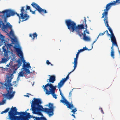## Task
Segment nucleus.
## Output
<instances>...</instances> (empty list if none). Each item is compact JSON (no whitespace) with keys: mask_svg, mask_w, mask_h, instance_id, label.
Returning a JSON list of instances; mask_svg holds the SVG:
<instances>
[{"mask_svg":"<svg viewBox=\"0 0 120 120\" xmlns=\"http://www.w3.org/2000/svg\"><path fill=\"white\" fill-rule=\"evenodd\" d=\"M24 74L23 72L22 71H20L18 75V77H23Z\"/></svg>","mask_w":120,"mask_h":120,"instance_id":"nucleus-29","label":"nucleus"},{"mask_svg":"<svg viewBox=\"0 0 120 120\" xmlns=\"http://www.w3.org/2000/svg\"><path fill=\"white\" fill-rule=\"evenodd\" d=\"M40 120H47L46 119L45 117H40Z\"/></svg>","mask_w":120,"mask_h":120,"instance_id":"nucleus-38","label":"nucleus"},{"mask_svg":"<svg viewBox=\"0 0 120 120\" xmlns=\"http://www.w3.org/2000/svg\"><path fill=\"white\" fill-rule=\"evenodd\" d=\"M108 14V13L107 12H104L102 14V18H103L104 17V21L105 25L107 27L108 30L111 34L110 36L111 42L112 43H113V44H116V40L112 30L109 25L108 17L107 16Z\"/></svg>","mask_w":120,"mask_h":120,"instance_id":"nucleus-3","label":"nucleus"},{"mask_svg":"<svg viewBox=\"0 0 120 120\" xmlns=\"http://www.w3.org/2000/svg\"><path fill=\"white\" fill-rule=\"evenodd\" d=\"M12 46V45L10 44H8L6 45V47L8 50L10 49Z\"/></svg>","mask_w":120,"mask_h":120,"instance_id":"nucleus-30","label":"nucleus"},{"mask_svg":"<svg viewBox=\"0 0 120 120\" xmlns=\"http://www.w3.org/2000/svg\"><path fill=\"white\" fill-rule=\"evenodd\" d=\"M32 119H30V120H40V117H34Z\"/></svg>","mask_w":120,"mask_h":120,"instance_id":"nucleus-32","label":"nucleus"},{"mask_svg":"<svg viewBox=\"0 0 120 120\" xmlns=\"http://www.w3.org/2000/svg\"><path fill=\"white\" fill-rule=\"evenodd\" d=\"M105 34V32H103V33H100L99 35H98V36L97 37V39L96 40L94 41L93 43H92V44L93 45L94 43L96 41H97L98 38L99 36H102Z\"/></svg>","mask_w":120,"mask_h":120,"instance_id":"nucleus-27","label":"nucleus"},{"mask_svg":"<svg viewBox=\"0 0 120 120\" xmlns=\"http://www.w3.org/2000/svg\"><path fill=\"white\" fill-rule=\"evenodd\" d=\"M50 65L51 66H53V65L52 64H51L50 63Z\"/></svg>","mask_w":120,"mask_h":120,"instance_id":"nucleus-52","label":"nucleus"},{"mask_svg":"<svg viewBox=\"0 0 120 120\" xmlns=\"http://www.w3.org/2000/svg\"><path fill=\"white\" fill-rule=\"evenodd\" d=\"M0 13H3L4 14L3 15L6 17H8L11 16H13L16 14L19 17V19L21 18L19 14L15 12L14 10L11 9H7L2 12L0 11Z\"/></svg>","mask_w":120,"mask_h":120,"instance_id":"nucleus-9","label":"nucleus"},{"mask_svg":"<svg viewBox=\"0 0 120 120\" xmlns=\"http://www.w3.org/2000/svg\"><path fill=\"white\" fill-rule=\"evenodd\" d=\"M1 63V61L0 62V64ZM1 67H0V68H1Z\"/></svg>","mask_w":120,"mask_h":120,"instance_id":"nucleus-58","label":"nucleus"},{"mask_svg":"<svg viewBox=\"0 0 120 120\" xmlns=\"http://www.w3.org/2000/svg\"><path fill=\"white\" fill-rule=\"evenodd\" d=\"M37 35L36 32L34 33L33 34H31L29 35L30 37H31L33 40L35 38L37 39Z\"/></svg>","mask_w":120,"mask_h":120,"instance_id":"nucleus-21","label":"nucleus"},{"mask_svg":"<svg viewBox=\"0 0 120 120\" xmlns=\"http://www.w3.org/2000/svg\"><path fill=\"white\" fill-rule=\"evenodd\" d=\"M56 86H53L51 83H48L45 85H43L42 87L46 94L48 95L50 94H52L53 97L56 99L57 98L55 94L56 89Z\"/></svg>","mask_w":120,"mask_h":120,"instance_id":"nucleus-5","label":"nucleus"},{"mask_svg":"<svg viewBox=\"0 0 120 120\" xmlns=\"http://www.w3.org/2000/svg\"><path fill=\"white\" fill-rule=\"evenodd\" d=\"M0 105H2V104L1 102L0 103Z\"/></svg>","mask_w":120,"mask_h":120,"instance_id":"nucleus-55","label":"nucleus"},{"mask_svg":"<svg viewBox=\"0 0 120 120\" xmlns=\"http://www.w3.org/2000/svg\"><path fill=\"white\" fill-rule=\"evenodd\" d=\"M26 10H29L30 11V10H31L30 9V6H28L27 5H26Z\"/></svg>","mask_w":120,"mask_h":120,"instance_id":"nucleus-36","label":"nucleus"},{"mask_svg":"<svg viewBox=\"0 0 120 120\" xmlns=\"http://www.w3.org/2000/svg\"><path fill=\"white\" fill-rule=\"evenodd\" d=\"M2 27L3 29H6L7 28V24L5 25L2 21H1V23H0V27Z\"/></svg>","mask_w":120,"mask_h":120,"instance_id":"nucleus-22","label":"nucleus"},{"mask_svg":"<svg viewBox=\"0 0 120 120\" xmlns=\"http://www.w3.org/2000/svg\"><path fill=\"white\" fill-rule=\"evenodd\" d=\"M84 20L86 19V18L85 17H84Z\"/></svg>","mask_w":120,"mask_h":120,"instance_id":"nucleus-54","label":"nucleus"},{"mask_svg":"<svg viewBox=\"0 0 120 120\" xmlns=\"http://www.w3.org/2000/svg\"><path fill=\"white\" fill-rule=\"evenodd\" d=\"M46 64L48 65H49L50 64V62L48 60H47L46 61Z\"/></svg>","mask_w":120,"mask_h":120,"instance_id":"nucleus-41","label":"nucleus"},{"mask_svg":"<svg viewBox=\"0 0 120 120\" xmlns=\"http://www.w3.org/2000/svg\"><path fill=\"white\" fill-rule=\"evenodd\" d=\"M33 99L34 101H32L31 107L34 114H38L43 116V115L40 112L42 111L48 114L49 116H52L53 114L54 109L55 107L53 106V104L50 103H49L48 105H45L48 106L49 108H43L42 106L41 105L42 102L40 99L34 98Z\"/></svg>","mask_w":120,"mask_h":120,"instance_id":"nucleus-1","label":"nucleus"},{"mask_svg":"<svg viewBox=\"0 0 120 120\" xmlns=\"http://www.w3.org/2000/svg\"><path fill=\"white\" fill-rule=\"evenodd\" d=\"M1 21L0 20V23H1Z\"/></svg>","mask_w":120,"mask_h":120,"instance_id":"nucleus-57","label":"nucleus"},{"mask_svg":"<svg viewBox=\"0 0 120 120\" xmlns=\"http://www.w3.org/2000/svg\"><path fill=\"white\" fill-rule=\"evenodd\" d=\"M30 12H31L33 14H35V11H32L31 10H30Z\"/></svg>","mask_w":120,"mask_h":120,"instance_id":"nucleus-42","label":"nucleus"},{"mask_svg":"<svg viewBox=\"0 0 120 120\" xmlns=\"http://www.w3.org/2000/svg\"><path fill=\"white\" fill-rule=\"evenodd\" d=\"M3 49V52H4V56L5 57H8V51H7L5 48V46H3L2 48Z\"/></svg>","mask_w":120,"mask_h":120,"instance_id":"nucleus-20","label":"nucleus"},{"mask_svg":"<svg viewBox=\"0 0 120 120\" xmlns=\"http://www.w3.org/2000/svg\"><path fill=\"white\" fill-rule=\"evenodd\" d=\"M92 45L93 46V45ZM92 47H93V46H92V47L91 48V49H88L86 47H83V48L82 49L83 50V51L85 50H91V49H92Z\"/></svg>","mask_w":120,"mask_h":120,"instance_id":"nucleus-35","label":"nucleus"},{"mask_svg":"<svg viewBox=\"0 0 120 120\" xmlns=\"http://www.w3.org/2000/svg\"><path fill=\"white\" fill-rule=\"evenodd\" d=\"M17 62L18 64H14L13 66H11V65L8 66V67H9V66H10V68H8V70L9 71V72L11 74V76L13 75L15 73L16 70L20 67L22 64L21 60L20 59H19Z\"/></svg>","mask_w":120,"mask_h":120,"instance_id":"nucleus-8","label":"nucleus"},{"mask_svg":"<svg viewBox=\"0 0 120 120\" xmlns=\"http://www.w3.org/2000/svg\"><path fill=\"white\" fill-rule=\"evenodd\" d=\"M7 28H9L11 29L12 28V26L9 23L8 24H7Z\"/></svg>","mask_w":120,"mask_h":120,"instance_id":"nucleus-33","label":"nucleus"},{"mask_svg":"<svg viewBox=\"0 0 120 120\" xmlns=\"http://www.w3.org/2000/svg\"><path fill=\"white\" fill-rule=\"evenodd\" d=\"M65 23L68 29L72 32H73L75 31L76 33L80 28L82 27V26H81V24L78 25L76 26V23L70 19L66 20L65 21Z\"/></svg>","mask_w":120,"mask_h":120,"instance_id":"nucleus-6","label":"nucleus"},{"mask_svg":"<svg viewBox=\"0 0 120 120\" xmlns=\"http://www.w3.org/2000/svg\"><path fill=\"white\" fill-rule=\"evenodd\" d=\"M28 110H29V109H27V110H26V111H25L26 112V111H28Z\"/></svg>","mask_w":120,"mask_h":120,"instance_id":"nucleus-56","label":"nucleus"},{"mask_svg":"<svg viewBox=\"0 0 120 120\" xmlns=\"http://www.w3.org/2000/svg\"><path fill=\"white\" fill-rule=\"evenodd\" d=\"M21 114L22 115V119L29 120V119H30L31 117L29 113L24 112H21Z\"/></svg>","mask_w":120,"mask_h":120,"instance_id":"nucleus-15","label":"nucleus"},{"mask_svg":"<svg viewBox=\"0 0 120 120\" xmlns=\"http://www.w3.org/2000/svg\"><path fill=\"white\" fill-rule=\"evenodd\" d=\"M85 26L86 27V30H85L86 31V30H87V25L86 24H86H85Z\"/></svg>","mask_w":120,"mask_h":120,"instance_id":"nucleus-46","label":"nucleus"},{"mask_svg":"<svg viewBox=\"0 0 120 120\" xmlns=\"http://www.w3.org/2000/svg\"><path fill=\"white\" fill-rule=\"evenodd\" d=\"M73 89L71 91H70V92L69 93V97H71V92L72 91Z\"/></svg>","mask_w":120,"mask_h":120,"instance_id":"nucleus-40","label":"nucleus"},{"mask_svg":"<svg viewBox=\"0 0 120 120\" xmlns=\"http://www.w3.org/2000/svg\"><path fill=\"white\" fill-rule=\"evenodd\" d=\"M29 94L30 95V94Z\"/></svg>","mask_w":120,"mask_h":120,"instance_id":"nucleus-59","label":"nucleus"},{"mask_svg":"<svg viewBox=\"0 0 120 120\" xmlns=\"http://www.w3.org/2000/svg\"><path fill=\"white\" fill-rule=\"evenodd\" d=\"M49 76L50 77L49 79L47 80L48 82H50L53 83L56 80L55 77L54 75H49Z\"/></svg>","mask_w":120,"mask_h":120,"instance_id":"nucleus-18","label":"nucleus"},{"mask_svg":"<svg viewBox=\"0 0 120 120\" xmlns=\"http://www.w3.org/2000/svg\"><path fill=\"white\" fill-rule=\"evenodd\" d=\"M74 114H72L71 115V116H73V117H74V118H76V117L75 116Z\"/></svg>","mask_w":120,"mask_h":120,"instance_id":"nucleus-45","label":"nucleus"},{"mask_svg":"<svg viewBox=\"0 0 120 120\" xmlns=\"http://www.w3.org/2000/svg\"><path fill=\"white\" fill-rule=\"evenodd\" d=\"M6 102V100L4 99H3L2 101V102H1V103L2 104V105H3L4 103H5Z\"/></svg>","mask_w":120,"mask_h":120,"instance_id":"nucleus-37","label":"nucleus"},{"mask_svg":"<svg viewBox=\"0 0 120 120\" xmlns=\"http://www.w3.org/2000/svg\"><path fill=\"white\" fill-rule=\"evenodd\" d=\"M12 78L11 76L7 77L4 82V84L3 82H0V89H6V90H7L10 86H12L11 82Z\"/></svg>","mask_w":120,"mask_h":120,"instance_id":"nucleus-7","label":"nucleus"},{"mask_svg":"<svg viewBox=\"0 0 120 120\" xmlns=\"http://www.w3.org/2000/svg\"><path fill=\"white\" fill-rule=\"evenodd\" d=\"M115 45L116 47H118V45L117 43V42H116V44H114L112 43V47L111 48V51L110 52V56H111L113 59L115 58L114 57V49L113 48V46Z\"/></svg>","mask_w":120,"mask_h":120,"instance_id":"nucleus-17","label":"nucleus"},{"mask_svg":"<svg viewBox=\"0 0 120 120\" xmlns=\"http://www.w3.org/2000/svg\"><path fill=\"white\" fill-rule=\"evenodd\" d=\"M117 48H118V52H119V53H120V50H119V48H118V47H117Z\"/></svg>","mask_w":120,"mask_h":120,"instance_id":"nucleus-47","label":"nucleus"},{"mask_svg":"<svg viewBox=\"0 0 120 120\" xmlns=\"http://www.w3.org/2000/svg\"><path fill=\"white\" fill-rule=\"evenodd\" d=\"M17 109L16 107L12 108L9 112L8 116L11 120H21L22 116L21 112L17 111Z\"/></svg>","mask_w":120,"mask_h":120,"instance_id":"nucleus-4","label":"nucleus"},{"mask_svg":"<svg viewBox=\"0 0 120 120\" xmlns=\"http://www.w3.org/2000/svg\"><path fill=\"white\" fill-rule=\"evenodd\" d=\"M10 109L9 108H8L7 109H6L5 110L2 111V112H1V114H3L4 113H6L7 112H8L9 110Z\"/></svg>","mask_w":120,"mask_h":120,"instance_id":"nucleus-31","label":"nucleus"},{"mask_svg":"<svg viewBox=\"0 0 120 120\" xmlns=\"http://www.w3.org/2000/svg\"><path fill=\"white\" fill-rule=\"evenodd\" d=\"M99 109H101V112L103 113V114H104V112H103V110H102V109L101 108H99Z\"/></svg>","mask_w":120,"mask_h":120,"instance_id":"nucleus-43","label":"nucleus"},{"mask_svg":"<svg viewBox=\"0 0 120 120\" xmlns=\"http://www.w3.org/2000/svg\"><path fill=\"white\" fill-rule=\"evenodd\" d=\"M30 68L31 67L30 66V64L29 63H27L26 64H24L23 65L22 68Z\"/></svg>","mask_w":120,"mask_h":120,"instance_id":"nucleus-24","label":"nucleus"},{"mask_svg":"<svg viewBox=\"0 0 120 120\" xmlns=\"http://www.w3.org/2000/svg\"><path fill=\"white\" fill-rule=\"evenodd\" d=\"M83 51V50L82 49H80V50H79L78 52L80 53V52H82Z\"/></svg>","mask_w":120,"mask_h":120,"instance_id":"nucleus-44","label":"nucleus"},{"mask_svg":"<svg viewBox=\"0 0 120 120\" xmlns=\"http://www.w3.org/2000/svg\"><path fill=\"white\" fill-rule=\"evenodd\" d=\"M77 111V110L76 109V108H75L74 109H72L71 111V112H73V114H75V113H75V112Z\"/></svg>","mask_w":120,"mask_h":120,"instance_id":"nucleus-34","label":"nucleus"},{"mask_svg":"<svg viewBox=\"0 0 120 120\" xmlns=\"http://www.w3.org/2000/svg\"><path fill=\"white\" fill-rule=\"evenodd\" d=\"M11 32H12V30H11L10 31V33L11 34Z\"/></svg>","mask_w":120,"mask_h":120,"instance_id":"nucleus-53","label":"nucleus"},{"mask_svg":"<svg viewBox=\"0 0 120 120\" xmlns=\"http://www.w3.org/2000/svg\"><path fill=\"white\" fill-rule=\"evenodd\" d=\"M31 5L41 14H43L47 13L46 10L43 9L35 2H33L31 4Z\"/></svg>","mask_w":120,"mask_h":120,"instance_id":"nucleus-11","label":"nucleus"},{"mask_svg":"<svg viewBox=\"0 0 120 120\" xmlns=\"http://www.w3.org/2000/svg\"><path fill=\"white\" fill-rule=\"evenodd\" d=\"M72 72H70L69 73L68 75L66 77V78H64L60 81V82L58 84L57 86L60 92V94L61 96V97L62 98V100H60V102H62L63 103H64V104L67 106L68 108H69L71 109H72L74 108V106L72 103L71 102L70 103L69 102L67 101L66 99L63 96V94L62 93L60 89V88L64 84L65 82L68 79H69V75Z\"/></svg>","mask_w":120,"mask_h":120,"instance_id":"nucleus-2","label":"nucleus"},{"mask_svg":"<svg viewBox=\"0 0 120 120\" xmlns=\"http://www.w3.org/2000/svg\"><path fill=\"white\" fill-rule=\"evenodd\" d=\"M18 54L17 55L19 56H20L22 61L24 62H25V60H24L23 58V54L22 51L20 50L19 49L17 51Z\"/></svg>","mask_w":120,"mask_h":120,"instance_id":"nucleus-19","label":"nucleus"},{"mask_svg":"<svg viewBox=\"0 0 120 120\" xmlns=\"http://www.w3.org/2000/svg\"><path fill=\"white\" fill-rule=\"evenodd\" d=\"M116 3L120 4V0H116V1H113L108 4L106 6L105 9L104 10V12H107L108 13V11L111 8L112 6H114L116 5Z\"/></svg>","mask_w":120,"mask_h":120,"instance_id":"nucleus-12","label":"nucleus"},{"mask_svg":"<svg viewBox=\"0 0 120 120\" xmlns=\"http://www.w3.org/2000/svg\"><path fill=\"white\" fill-rule=\"evenodd\" d=\"M25 7L23 6L21 7V9L20 10L21 13L20 14L21 18L23 19L22 21H23L27 20L29 18V16L27 14H25L23 15V12L25 11L24 9Z\"/></svg>","mask_w":120,"mask_h":120,"instance_id":"nucleus-13","label":"nucleus"},{"mask_svg":"<svg viewBox=\"0 0 120 120\" xmlns=\"http://www.w3.org/2000/svg\"><path fill=\"white\" fill-rule=\"evenodd\" d=\"M6 58H2V61H1V63H4L6 62L7 61H8L9 60V58H8V57H5Z\"/></svg>","mask_w":120,"mask_h":120,"instance_id":"nucleus-23","label":"nucleus"},{"mask_svg":"<svg viewBox=\"0 0 120 120\" xmlns=\"http://www.w3.org/2000/svg\"><path fill=\"white\" fill-rule=\"evenodd\" d=\"M12 41L14 42H15V40L14 39H12Z\"/></svg>","mask_w":120,"mask_h":120,"instance_id":"nucleus-48","label":"nucleus"},{"mask_svg":"<svg viewBox=\"0 0 120 120\" xmlns=\"http://www.w3.org/2000/svg\"><path fill=\"white\" fill-rule=\"evenodd\" d=\"M79 53L78 52H77V54H76V57L74 59V64L73 66L74 68L73 70L71 71V72H73L75 70L77 66V60Z\"/></svg>","mask_w":120,"mask_h":120,"instance_id":"nucleus-16","label":"nucleus"},{"mask_svg":"<svg viewBox=\"0 0 120 120\" xmlns=\"http://www.w3.org/2000/svg\"><path fill=\"white\" fill-rule=\"evenodd\" d=\"M25 96H27L28 97H29V96L28 95H25Z\"/></svg>","mask_w":120,"mask_h":120,"instance_id":"nucleus-51","label":"nucleus"},{"mask_svg":"<svg viewBox=\"0 0 120 120\" xmlns=\"http://www.w3.org/2000/svg\"><path fill=\"white\" fill-rule=\"evenodd\" d=\"M104 32H105V33L106 32L107 33V35L108 36H110V35L108 33V31L107 30H106Z\"/></svg>","mask_w":120,"mask_h":120,"instance_id":"nucleus-39","label":"nucleus"},{"mask_svg":"<svg viewBox=\"0 0 120 120\" xmlns=\"http://www.w3.org/2000/svg\"><path fill=\"white\" fill-rule=\"evenodd\" d=\"M5 37L1 34L0 32V41H4Z\"/></svg>","mask_w":120,"mask_h":120,"instance_id":"nucleus-25","label":"nucleus"},{"mask_svg":"<svg viewBox=\"0 0 120 120\" xmlns=\"http://www.w3.org/2000/svg\"><path fill=\"white\" fill-rule=\"evenodd\" d=\"M86 33H87L88 34H89V31H87L86 32Z\"/></svg>","mask_w":120,"mask_h":120,"instance_id":"nucleus-49","label":"nucleus"},{"mask_svg":"<svg viewBox=\"0 0 120 120\" xmlns=\"http://www.w3.org/2000/svg\"><path fill=\"white\" fill-rule=\"evenodd\" d=\"M23 69L25 70V72H26V74H29L30 73V70L26 68H22Z\"/></svg>","mask_w":120,"mask_h":120,"instance_id":"nucleus-28","label":"nucleus"},{"mask_svg":"<svg viewBox=\"0 0 120 120\" xmlns=\"http://www.w3.org/2000/svg\"><path fill=\"white\" fill-rule=\"evenodd\" d=\"M11 86H10L7 90V93L3 95V96L8 99H10L13 98L15 93V91L12 92L13 87Z\"/></svg>","mask_w":120,"mask_h":120,"instance_id":"nucleus-10","label":"nucleus"},{"mask_svg":"<svg viewBox=\"0 0 120 120\" xmlns=\"http://www.w3.org/2000/svg\"><path fill=\"white\" fill-rule=\"evenodd\" d=\"M84 22H85V24H86V19H84Z\"/></svg>","mask_w":120,"mask_h":120,"instance_id":"nucleus-50","label":"nucleus"},{"mask_svg":"<svg viewBox=\"0 0 120 120\" xmlns=\"http://www.w3.org/2000/svg\"><path fill=\"white\" fill-rule=\"evenodd\" d=\"M83 40L86 41H89L90 40V38L89 37L86 36L85 37H83Z\"/></svg>","mask_w":120,"mask_h":120,"instance_id":"nucleus-26","label":"nucleus"},{"mask_svg":"<svg viewBox=\"0 0 120 120\" xmlns=\"http://www.w3.org/2000/svg\"><path fill=\"white\" fill-rule=\"evenodd\" d=\"M82 26V28H80L77 31L76 33V34H78L79 35L80 37H81L82 35H83V37H85L86 36V31L85 30L84 31L83 33H82V29H84V26L83 24H81V26Z\"/></svg>","mask_w":120,"mask_h":120,"instance_id":"nucleus-14","label":"nucleus"}]
</instances>
